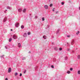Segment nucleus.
<instances>
[{"mask_svg":"<svg viewBox=\"0 0 80 80\" xmlns=\"http://www.w3.org/2000/svg\"><path fill=\"white\" fill-rule=\"evenodd\" d=\"M79 9L80 10V7H79Z\"/></svg>","mask_w":80,"mask_h":80,"instance_id":"41","label":"nucleus"},{"mask_svg":"<svg viewBox=\"0 0 80 80\" xmlns=\"http://www.w3.org/2000/svg\"><path fill=\"white\" fill-rule=\"evenodd\" d=\"M51 67L52 68H54V67H53V66H51Z\"/></svg>","mask_w":80,"mask_h":80,"instance_id":"30","label":"nucleus"},{"mask_svg":"<svg viewBox=\"0 0 80 80\" xmlns=\"http://www.w3.org/2000/svg\"><path fill=\"white\" fill-rule=\"evenodd\" d=\"M5 47L6 49H7V48H8L9 46H6Z\"/></svg>","mask_w":80,"mask_h":80,"instance_id":"13","label":"nucleus"},{"mask_svg":"<svg viewBox=\"0 0 80 80\" xmlns=\"http://www.w3.org/2000/svg\"><path fill=\"white\" fill-rule=\"evenodd\" d=\"M68 43H67V44H68Z\"/></svg>","mask_w":80,"mask_h":80,"instance_id":"48","label":"nucleus"},{"mask_svg":"<svg viewBox=\"0 0 80 80\" xmlns=\"http://www.w3.org/2000/svg\"><path fill=\"white\" fill-rule=\"evenodd\" d=\"M78 59H80V56L79 55H78Z\"/></svg>","mask_w":80,"mask_h":80,"instance_id":"20","label":"nucleus"},{"mask_svg":"<svg viewBox=\"0 0 80 80\" xmlns=\"http://www.w3.org/2000/svg\"><path fill=\"white\" fill-rule=\"evenodd\" d=\"M70 70H71V71H72L73 70V68H70Z\"/></svg>","mask_w":80,"mask_h":80,"instance_id":"27","label":"nucleus"},{"mask_svg":"<svg viewBox=\"0 0 80 80\" xmlns=\"http://www.w3.org/2000/svg\"><path fill=\"white\" fill-rule=\"evenodd\" d=\"M42 21H44V20H45V18H42Z\"/></svg>","mask_w":80,"mask_h":80,"instance_id":"23","label":"nucleus"},{"mask_svg":"<svg viewBox=\"0 0 80 80\" xmlns=\"http://www.w3.org/2000/svg\"><path fill=\"white\" fill-rule=\"evenodd\" d=\"M7 17H5L4 19V20L3 21V22H5L6 21H7Z\"/></svg>","mask_w":80,"mask_h":80,"instance_id":"6","label":"nucleus"},{"mask_svg":"<svg viewBox=\"0 0 80 80\" xmlns=\"http://www.w3.org/2000/svg\"><path fill=\"white\" fill-rule=\"evenodd\" d=\"M11 31H12V29L11 30Z\"/></svg>","mask_w":80,"mask_h":80,"instance_id":"42","label":"nucleus"},{"mask_svg":"<svg viewBox=\"0 0 80 80\" xmlns=\"http://www.w3.org/2000/svg\"><path fill=\"white\" fill-rule=\"evenodd\" d=\"M78 74H80V70L78 71Z\"/></svg>","mask_w":80,"mask_h":80,"instance_id":"22","label":"nucleus"},{"mask_svg":"<svg viewBox=\"0 0 80 80\" xmlns=\"http://www.w3.org/2000/svg\"><path fill=\"white\" fill-rule=\"evenodd\" d=\"M6 11H7V10H6Z\"/></svg>","mask_w":80,"mask_h":80,"instance_id":"45","label":"nucleus"},{"mask_svg":"<svg viewBox=\"0 0 80 80\" xmlns=\"http://www.w3.org/2000/svg\"><path fill=\"white\" fill-rule=\"evenodd\" d=\"M5 80H8V79L7 78H6L5 79Z\"/></svg>","mask_w":80,"mask_h":80,"instance_id":"37","label":"nucleus"},{"mask_svg":"<svg viewBox=\"0 0 80 80\" xmlns=\"http://www.w3.org/2000/svg\"><path fill=\"white\" fill-rule=\"evenodd\" d=\"M19 25V23L17 22L15 24V27H18V26Z\"/></svg>","mask_w":80,"mask_h":80,"instance_id":"2","label":"nucleus"},{"mask_svg":"<svg viewBox=\"0 0 80 80\" xmlns=\"http://www.w3.org/2000/svg\"><path fill=\"white\" fill-rule=\"evenodd\" d=\"M59 31H60V29H58V30L57 31V33H58Z\"/></svg>","mask_w":80,"mask_h":80,"instance_id":"17","label":"nucleus"},{"mask_svg":"<svg viewBox=\"0 0 80 80\" xmlns=\"http://www.w3.org/2000/svg\"><path fill=\"white\" fill-rule=\"evenodd\" d=\"M62 50V48H59V50Z\"/></svg>","mask_w":80,"mask_h":80,"instance_id":"28","label":"nucleus"},{"mask_svg":"<svg viewBox=\"0 0 80 80\" xmlns=\"http://www.w3.org/2000/svg\"><path fill=\"white\" fill-rule=\"evenodd\" d=\"M67 59H68V57H65V60H67Z\"/></svg>","mask_w":80,"mask_h":80,"instance_id":"16","label":"nucleus"},{"mask_svg":"<svg viewBox=\"0 0 80 80\" xmlns=\"http://www.w3.org/2000/svg\"><path fill=\"white\" fill-rule=\"evenodd\" d=\"M24 73H25V72H24Z\"/></svg>","mask_w":80,"mask_h":80,"instance_id":"46","label":"nucleus"},{"mask_svg":"<svg viewBox=\"0 0 80 80\" xmlns=\"http://www.w3.org/2000/svg\"><path fill=\"white\" fill-rule=\"evenodd\" d=\"M54 49L55 50H58V48L57 47H56L54 48Z\"/></svg>","mask_w":80,"mask_h":80,"instance_id":"15","label":"nucleus"},{"mask_svg":"<svg viewBox=\"0 0 80 80\" xmlns=\"http://www.w3.org/2000/svg\"><path fill=\"white\" fill-rule=\"evenodd\" d=\"M12 38H13V39H17V35L15 34L13 35Z\"/></svg>","mask_w":80,"mask_h":80,"instance_id":"1","label":"nucleus"},{"mask_svg":"<svg viewBox=\"0 0 80 80\" xmlns=\"http://www.w3.org/2000/svg\"><path fill=\"white\" fill-rule=\"evenodd\" d=\"M21 28H22V29L23 28H24V26L23 25L21 26Z\"/></svg>","mask_w":80,"mask_h":80,"instance_id":"19","label":"nucleus"},{"mask_svg":"<svg viewBox=\"0 0 80 80\" xmlns=\"http://www.w3.org/2000/svg\"><path fill=\"white\" fill-rule=\"evenodd\" d=\"M74 40H72V42H71V44L72 45H73V44H74Z\"/></svg>","mask_w":80,"mask_h":80,"instance_id":"7","label":"nucleus"},{"mask_svg":"<svg viewBox=\"0 0 80 80\" xmlns=\"http://www.w3.org/2000/svg\"><path fill=\"white\" fill-rule=\"evenodd\" d=\"M67 73H68V74H70V71H68V72H67Z\"/></svg>","mask_w":80,"mask_h":80,"instance_id":"12","label":"nucleus"},{"mask_svg":"<svg viewBox=\"0 0 80 80\" xmlns=\"http://www.w3.org/2000/svg\"><path fill=\"white\" fill-rule=\"evenodd\" d=\"M22 73H20V77H21V76H22Z\"/></svg>","mask_w":80,"mask_h":80,"instance_id":"32","label":"nucleus"},{"mask_svg":"<svg viewBox=\"0 0 80 80\" xmlns=\"http://www.w3.org/2000/svg\"><path fill=\"white\" fill-rule=\"evenodd\" d=\"M69 50H70V49H67L68 51H69Z\"/></svg>","mask_w":80,"mask_h":80,"instance_id":"35","label":"nucleus"},{"mask_svg":"<svg viewBox=\"0 0 80 80\" xmlns=\"http://www.w3.org/2000/svg\"><path fill=\"white\" fill-rule=\"evenodd\" d=\"M64 4V2H62V5H63Z\"/></svg>","mask_w":80,"mask_h":80,"instance_id":"29","label":"nucleus"},{"mask_svg":"<svg viewBox=\"0 0 80 80\" xmlns=\"http://www.w3.org/2000/svg\"><path fill=\"white\" fill-rule=\"evenodd\" d=\"M76 49H77V48H76Z\"/></svg>","mask_w":80,"mask_h":80,"instance_id":"49","label":"nucleus"},{"mask_svg":"<svg viewBox=\"0 0 80 80\" xmlns=\"http://www.w3.org/2000/svg\"><path fill=\"white\" fill-rule=\"evenodd\" d=\"M11 71H12V69L11 68H9L8 69V73H10V72H11Z\"/></svg>","mask_w":80,"mask_h":80,"instance_id":"3","label":"nucleus"},{"mask_svg":"<svg viewBox=\"0 0 80 80\" xmlns=\"http://www.w3.org/2000/svg\"><path fill=\"white\" fill-rule=\"evenodd\" d=\"M5 13H6V11L4 12Z\"/></svg>","mask_w":80,"mask_h":80,"instance_id":"44","label":"nucleus"},{"mask_svg":"<svg viewBox=\"0 0 80 80\" xmlns=\"http://www.w3.org/2000/svg\"><path fill=\"white\" fill-rule=\"evenodd\" d=\"M24 59H25V58H24Z\"/></svg>","mask_w":80,"mask_h":80,"instance_id":"47","label":"nucleus"},{"mask_svg":"<svg viewBox=\"0 0 80 80\" xmlns=\"http://www.w3.org/2000/svg\"><path fill=\"white\" fill-rule=\"evenodd\" d=\"M48 27H49V25H48Z\"/></svg>","mask_w":80,"mask_h":80,"instance_id":"40","label":"nucleus"},{"mask_svg":"<svg viewBox=\"0 0 80 80\" xmlns=\"http://www.w3.org/2000/svg\"><path fill=\"white\" fill-rule=\"evenodd\" d=\"M67 37H70V36H67Z\"/></svg>","mask_w":80,"mask_h":80,"instance_id":"34","label":"nucleus"},{"mask_svg":"<svg viewBox=\"0 0 80 80\" xmlns=\"http://www.w3.org/2000/svg\"><path fill=\"white\" fill-rule=\"evenodd\" d=\"M58 12H56V13H58Z\"/></svg>","mask_w":80,"mask_h":80,"instance_id":"38","label":"nucleus"},{"mask_svg":"<svg viewBox=\"0 0 80 80\" xmlns=\"http://www.w3.org/2000/svg\"><path fill=\"white\" fill-rule=\"evenodd\" d=\"M79 31H78L76 33L77 35H78L79 34Z\"/></svg>","mask_w":80,"mask_h":80,"instance_id":"25","label":"nucleus"},{"mask_svg":"<svg viewBox=\"0 0 80 80\" xmlns=\"http://www.w3.org/2000/svg\"><path fill=\"white\" fill-rule=\"evenodd\" d=\"M43 38L44 39H46V38H47V36H43Z\"/></svg>","mask_w":80,"mask_h":80,"instance_id":"11","label":"nucleus"},{"mask_svg":"<svg viewBox=\"0 0 80 80\" xmlns=\"http://www.w3.org/2000/svg\"><path fill=\"white\" fill-rule=\"evenodd\" d=\"M53 62H55V61H54V60H53Z\"/></svg>","mask_w":80,"mask_h":80,"instance_id":"39","label":"nucleus"},{"mask_svg":"<svg viewBox=\"0 0 80 80\" xmlns=\"http://www.w3.org/2000/svg\"><path fill=\"white\" fill-rule=\"evenodd\" d=\"M12 38H10L9 39V42H11V41H12Z\"/></svg>","mask_w":80,"mask_h":80,"instance_id":"18","label":"nucleus"},{"mask_svg":"<svg viewBox=\"0 0 80 80\" xmlns=\"http://www.w3.org/2000/svg\"><path fill=\"white\" fill-rule=\"evenodd\" d=\"M23 37H27V33H25L23 35Z\"/></svg>","mask_w":80,"mask_h":80,"instance_id":"5","label":"nucleus"},{"mask_svg":"<svg viewBox=\"0 0 80 80\" xmlns=\"http://www.w3.org/2000/svg\"><path fill=\"white\" fill-rule=\"evenodd\" d=\"M38 17H37V16H36L35 17V18H37Z\"/></svg>","mask_w":80,"mask_h":80,"instance_id":"33","label":"nucleus"},{"mask_svg":"<svg viewBox=\"0 0 80 80\" xmlns=\"http://www.w3.org/2000/svg\"><path fill=\"white\" fill-rule=\"evenodd\" d=\"M44 8L46 10H47V9H48V5H46L44 6Z\"/></svg>","mask_w":80,"mask_h":80,"instance_id":"4","label":"nucleus"},{"mask_svg":"<svg viewBox=\"0 0 80 80\" xmlns=\"http://www.w3.org/2000/svg\"><path fill=\"white\" fill-rule=\"evenodd\" d=\"M17 75H18V73H17V72H16L15 74V76H17Z\"/></svg>","mask_w":80,"mask_h":80,"instance_id":"24","label":"nucleus"},{"mask_svg":"<svg viewBox=\"0 0 80 80\" xmlns=\"http://www.w3.org/2000/svg\"><path fill=\"white\" fill-rule=\"evenodd\" d=\"M53 6V4H51L50 6V7H52Z\"/></svg>","mask_w":80,"mask_h":80,"instance_id":"21","label":"nucleus"},{"mask_svg":"<svg viewBox=\"0 0 80 80\" xmlns=\"http://www.w3.org/2000/svg\"><path fill=\"white\" fill-rule=\"evenodd\" d=\"M18 47H21V44H20V43H19L18 44Z\"/></svg>","mask_w":80,"mask_h":80,"instance_id":"9","label":"nucleus"},{"mask_svg":"<svg viewBox=\"0 0 80 80\" xmlns=\"http://www.w3.org/2000/svg\"><path fill=\"white\" fill-rule=\"evenodd\" d=\"M28 34L29 35H30V32H28Z\"/></svg>","mask_w":80,"mask_h":80,"instance_id":"26","label":"nucleus"},{"mask_svg":"<svg viewBox=\"0 0 80 80\" xmlns=\"http://www.w3.org/2000/svg\"><path fill=\"white\" fill-rule=\"evenodd\" d=\"M31 52H30V51L29 52V53H31Z\"/></svg>","mask_w":80,"mask_h":80,"instance_id":"43","label":"nucleus"},{"mask_svg":"<svg viewBox=\"0 0 80 80\" xmlns=\"http://www.w3.org/2000/svg\"><path fill=\"white\" fill-rule=\"evenodd\" d=\"M73 52H74V51L72 50V53H73Z\"/></svg>","mask_w":80,"mask_h":80,"instance_id":"36","label":"nucleus"},{"mask_svg":"<svg viewBox=\"0 0 80 80\" xmlns=\"http://www.w3.org/2000/svg\"><path fill=\"white\" fill-rule=\"evenodd\" d=\"M18 11L19 12H22V9H19L18 10Z\"/></svg>","mask_w":80,"mask_h":80,"instance_id":"10","label":"nucleus"},{"mask_svg":"<svg viewBox=\"0 0 80 80\" xmlns=\"http://www.w3.org/2000/svg\"><path fill=\"white\" fill-rule=\"evenodd\" d=\"M7 9H9V10H11V9H12V8H11V7H10L9 6H8L7 7Z\"/></svg>","mask_w":80,"mask_h":80,"instance_id":"8","label":"nucleus"},{"mask_svg":"<svg viewBox=\"0 0 80 80\" xmlns=\"http://www.w3.org/2000/svg\"><path fill=\"white\" fill-rule=\"evenodd\" d=\"M54 10H55V8H54L53 9H52V11L53 12H54V11H55Z\"/></svg>","mask_w":80,"mask_h":80,"instance_id":"31","label":"nucleus"},{"mask_svg":"<svg viewBox=\"0 0 80 80\" xmlns=\"http://www.w3.org/2000/svg\"><path fill=\"white\" fill-rule=\"evenodd\" d=\"M25 12H26V9H24L23 10V12H24V13H25Z\"/></svg>","mask_w":80,"mask_h":80,"instance_id":"14","label":"nucleus"}]
</instances>
